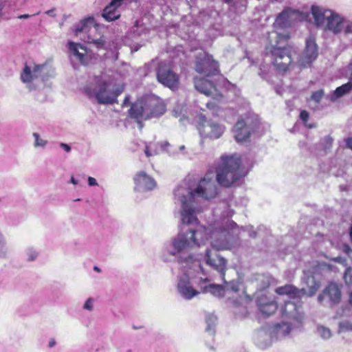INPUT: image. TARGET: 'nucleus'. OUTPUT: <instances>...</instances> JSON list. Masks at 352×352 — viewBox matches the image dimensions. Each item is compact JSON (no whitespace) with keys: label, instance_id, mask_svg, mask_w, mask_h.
I'll return each mask as SVG.
<instances>
[{"label":"nucleus","instance_id":"72a5a7b5","mask_svg":"<svg viewBox=\"0 0 352 352\" xmlns=\"http://www.w3.org/2000/svg\"><path fill=\"white\" fill-rule=\"evenodd\" d=\"M300 118L303 122V123L307 125V126L309 129L314 127L313 124H307V121L309 118V113L306 110H302L300 113Z\"/></svg>","mask_w":352,"mask_h":352},{"label":"nucleus","instance_id":"c756f323","mask_svg":"<svg viewBox=\"0 0 352 352\" xmlns=\"http://www.w3.org/2000/svg\"><path fill=\"white\" fill-rule=\"evenodd\" d=\"M296 311V305L291 301L285 302L284 307L282 308V314L286 316H292Z\"/></svg>","mask_w":352,"mask_h":352},{"label":"nucleus","instance_id":"473e14b6","mask_svg":"<svg viewBox=\"0 0 352 352\" xmlns=\"http://www.w3.org/2000/svg\"><path fill=\"white\" fill-rule=\"evenodd\" d=\"M283 327H286V330L285 331L284 334L285 335L288 334L290 332V331H291V326H290L289 324H288L287 322H280V323H276L274 325V329L277 332H278L280 329Z\"/></svg>","mask_w":352,"mask_h":352},{"label":"nucleus","instance_id":"9b49d317","mask_svg":"<svg viewBox=\"0 0 352 352\" xmlns=\"http://www.w3.org/2000/svg\"><path fill=\"white\" fill-rule=\"evenodd\" d=\"M148 114L146 118L149 120L159 118L166 111V104L164 100L158 96H152L146 98Z\"/></svg>","mask_w":352,"mask_h":352},{"label":"nucleus","instance_id":"423d86ee","mask_svg":"<svg viewBox=\"0 0 352 352\" xmlns=\"http://www.w3.org/2000/svg\"><path fill=\"white\" fill-rule=\"evenodd\" d=\"M195 70L207 77L219 74V64L213 56L208 52L199 53L195 58Z\"/></svg>","mask_w":352,"mask_h":352},{"label":"nucleus","instance_id":"bb28decb","mask_svg":"<svg viewBox=\"0 0 352 352\" xmlns=\"http://www.w3.org/2000/svg\"><path fill=\"white\" fill-rule=\"evenodd\" d=\"M352 90V81L349 80L346 83L337 87L331 94L330 100L336 102L338 98L345 96Z\"/></svg>","mask_w":352,"mask_h":352},{"label":"nucleus","instance_id":"4be33fe9","mask_svg":"<svg viewBox=\"0 0 352 352\" xmlns=\"http://www.w3.org/2000/svg\"><path fill=\"white\" fill-rule=\"evenodd\" d=\"M68 45L69 51L78 58L79 62L82 65H87L88 63L87 48L82 44L71 41L69 42Z\"/></svg>","mask_w":352,"mask_h":352},{"label":"nucleus","instance_id":"aec40b11","mask_svg":"<svg viewBox=\"0 0 352 352\" xmlns=\"http://www.w3.org/2000/svg\"><path fill=\"white\" fill-rule=\"evenodd\" d=\"M325 297H328L329 301L336 304L338 303L341 298V292L338 285L333 283H329L320 294L318 299L322 302Z\"/></svg>","mask_w":352,"mask_h":352},{"label":"nucleus","instance_id":"c85d7f7f","mask_svg":"<svg viewBox=\"0 0 352 352\" xmlns=\"http://www.w3.org/2000/svg\"><path fill=\"white\" fill-rule=\"evenodd\" d=\"M307 285L309 295H314L320 287V283L316 281L314 276L307 278Z\"/></svg>","mask_w":352,"mask_h":352},{"label":"nucleus","instance_id":"4468645a","mask_svg":"<svg viewBox=\"0 0 352 352\" xmlns=\"http://www.w3.org/2000/svg\"><path fill=\"white\" fill-rule=\"evenodd\" d=\"M199 131L204 138L218 139L224 132V127L211 120H204L199 125Z\"/></svg>","mask_w":352,"mask_h":352},{"label":"nucleus","instance_id":"b1692460","mask_svg":"<svg viewBox=\"0 0 352 352\" xmlns=\"http://www.w3.org/2000/svg\"><path fill=\"white\" fill-rule=\"evenodd\" d=\"M209 282H210V279H208V278H200L199 283H198V285L201 287V292L204 294L211 293L213 295H216V296L222 295V294L223 292V287L221 285L210 284L208 285L202 287V284L206 283H209Z\"/></svg>","mask_w":352,"mask_h":352},{"label":"nucleus","instance_id":"bf43d9fd","mask_svg":"<svg viewBox=\"0 0 352 352\" xmlns=\"http://www.w3.org/2000/svg\"><path fill=\"white\" fill-rule=\"evenodd\" d=\"M223 248H224L221 246V247H219V249L223 250Z\"/></svg>","mask_w":352,"mask_h":352},{"label":"nucleus","instance_id":"a19ab883","mask_svg":"<svg viewBox=\"0 0 352 352\" xmlns=\"http://www.w3.org/2000/svg\"><path fill=\"white\" fill-rule=\"evenodd\" d=\"M324 140L329 147L332 145L333 139L331 137L327 136L324 138Z\"/></svg>","mask_w":352,"mask_h":352},{"label":"nucleus","instance_id":"c9c22d12","mask_svg":"<svg viewBox=\"0 0 352 352\" xmlns=\"http://www.w3.org/2000/svg\"><path fill=\"white\" fill-rule=\"evenodd\" d=\"M87 42L96 44L98 47L102 46L104 43V41L102 38L96 39L91 37L90 34L87 35Z\"/></svg>","mask_w":352,"mask_h":352},{"label":"nucleus","instance_id":"39448f33","mask_svg":"<svg viewBox=\"0 0 352 352\" xmlns=\"http://www.w3.org/2000/svg\"><path fill=\"white\" fill-rule=\"evenodd\" d=\"M85 92L89 98H95L98 104H112L111 91L108 89L107 81L100 76L95 78V82L85 87Z\"/></svg>","mask_w":352,"mask_h":352},{"label":"nucleus","instance_id":"a211bd4d","mask_svg":"<svg viewBox=\"0 0 352 352\" xmlns=\"http://www.w3.org/2000/svg\"><path fill=\"white\" fill-rule=\"evenodd\" d=\"M45 67V64L34 65L32 69L30 66L25 64L20 76L21 81L25 83L32 82L41 76Z\"/></svg>","mask_w":352,"mask_h":352},{"label":"nucleus","instance_id":"f704fd0d","mask_svg":"<svg viewBox=\"0 0 352 352\" xmlns=\"http://www.w3.org/2000/svg\"><path fill=\"white\" fill-rule=\"evenodd\" d=\"M123 91L122 88H116L112 91H111V98L113 99L112 104L118 103V97L121 94Z\"/></svg>","mask_w":352,"mask_h":352},{"label":"nucleus","instance_id":"5fc2aeb1","mask_svg":"<svg viewBox=\"0 0 352 352\" xmlns=\"http://www.w3.org/2000/svg\"><path fill=\"white\" fill-rule=\"evenodd\" d=\"M349 302L352 305V292L349 295Z\"/></svg>","mask_w":352,"mask_h":352},{"label":"nucleus","instance_id":"9d476101","mask_svg":"<svg viewBox=\"0 0 352 352\" xmlns=\"http://www.w3.org/2000/svg\"><path fill=\"white\" fill-rule=\"evenodd\" d=\"M303 18L304 14L302 12L292 8H287L277 16L274 25L282 29L286 28L289 27L293 22L298 20L300 21Z\"/></svg>","mask_w":352,"mask_h":352},{"label":"nucleus","instance_id":"ddd939ff","mask_svg":"<svg viewBox=\"0 0 352 352\" xmlns=\"http://www.w3.org/2000/svg\"><path fill=\"white\" fill-rule=\"evenodd\" d=\"M148 114L146 98H140L131 104L129 109V116L131 118L135 120L137 123L142 126V121L148 120L146 118Z\"/></svg>","mask_w":352,"mask_h":352},{"label":"nucleus","instance_id":"13d9d810","mask_svg":"<svg viewBox=\"0 0 352 352\" xmlns=\"http://www.w3.org/2000/svg\"><path fill=\"white\" fill-rule=\"evenodd\" d=\"M71 182H72L73 184H76V180L74 179V177H72V178Z\"/></svg>","mask_w":352,"mask_h":352},{"label":"nucleus","instance_id":"dca6fc26","mask_svg":"<svg viewBox=\"0 0 352 352\" xmlns=\"http://www.w3.org/2000/svg\"><path fill=\"white\" fill-rule=\"evenodd\" d=\"M193 82L195 89L199 92L206 96H215L219 98H223V95L218 93L216 85L212 81L205 78L195 77Z\"/></svg>","mask_w":352,"mask_h":352},{"label":"nucleus","instance_id":"de8ad7c7","mask_svg":"<svg viewBox=\"0 0 352 352\" xmlns=\"http://www.w3.org/2000/svg\"><path fill=\"white\" fill-rule=\"evenodd\" d=\"M206 106L208 107V108L211 109H215V108L217 107V104L212 102H207Z\"/></svg>","mask_w":352,"mask_h":352},{"label":"nucleus","instance_id":"864d4df0","mask_svg":"<svg viewBox=\"0 0 352 352\" xmlns=\"http://www.w3.org/2000/svg\"><path fill=\"white\" fill-rule=\"evenodd\" d=\"M94 271H96L97 272H100V268L98 267H97V266H94Z\"/></svg>","mask_w":352,"mask_h":352},{"label":"nucleus","instance_id":"79ce46f5","mask_svg":"<svg viewBox=\"0 0 352 352\" xmlns=\"http://www.w3.org/2000/svg\"><path fill=\"white\" fill-rule=\"evenodd\" d=\"M345 34H352V23L349 24L344 29Z\"/></svg>","mask_w":352,"mask_h":352},{"label":"nucleus","instance_id":"4c0bfd02","mask_svg":"<svg viewBox=\"0 0 352 352\" xmlns=\"http://www.w3.org/2000/svg\"><path fill=\"white\" fill-rule=\"evenodd\" d=\"M33 135L35 138V146H44L46 144L47 142L41 139L38 133H34Z\"/></svg>","mask_w":352,"mask_h":352},{"label":"nucleus","instance_id":"6ab92c4d","mask_svg":"<svg viewBox=\"0 0 352 352\" xmlns=\"http://www.w3.org/2000/svg\"><path fill=\"white\" fill-rule=\"evenodd\" d=\"M206 263L212 267L215 270L219 272L221 275V278L224 283H226L225 280L226 270L227 261L223 257L216 255L214 258H212L210 256V250H207L205 254Z\"/></svg>","mask_w":352,"mask_h":352},{"label":"nucleus","instance_id":"8fccbe9b","mask_svg":"<svg viewBox=\"0 0 352 352\" xmlns=\"http://www.w3.org/2000/svg\"><path fill=\"white\" fill-rule=\"evenodd\" d=\"M334 261H337V262H339V263H342V261H345L344 259H343L341 257H337L334 259Z\"/></svg>","mask_w":352,"mask_h":352},{"label":"nucleus","instance_id":"0eeeda50","mask_svg":"<svg viewBox=\"0 0 352 352\" xmlns=\"http://www.w3.org/2000/svg\"><path fill=\"white\" fill-rule=\"evenodd\" d=\"M257 125V118L251 113L241 116L234 126V138L238 142L247 141Z\"/></svg>","mask_w":352,"mask_h":352},{"label":"nucleus","instance_id":"a878e982","mask_svg":"<svg viewBox=\"0 0 352 352\" xmlns=\"http://www.w3.org/2000/svg\"><path fill=\"white\" fill-rule=\"evenodd\" d=\"M95 20L92 16L85 18L80 21V23L76 25L74 30L76 35L81 32L89 33L94 26Z\"/></svg>","mask_w":352,"mask_h":352},{"label":"nucleus","instance_id":"2f4dec72","mask_svg":"<svg viewBox=\"0 0 352 352\" xmlns=\"http://www.w3.org/2000/svg\"><path fill=\"white\" fill-rule=\"evenodd\" d=\"M258 280L261 282L260 287L262 289H265L269 287L270 285V278L265 275H261L258 278Z\"/></svg>","mask_w":352,"mask_h":352},{"label":"nucleus","instance_id":"f8f14e48","mask_svg":"<svg viewBox=\"0 0 352 352\" xmlns=\"http://www.w3.org/2000/svg\"><path fill=\"white\" fill-rule=\"evenodd\" d=\"M318 45L313 36H309L306 40V45L302 52L299 62L304 67L310 66L313 61L318 57Z\"/></svg>","mask_w":352,"mask_h":352},{"label":"nucleus","instance_id":"ea45409f","mask_svg":"<svg viewBox=\"0 0 352 352\" xmlns=\"http://www.w3.org/2000/svg\"><path fill=\"white\" fill-rule=\"evenodd\" d=\"M88 183H89V185L91 186L97 185V182H96V179L92 177H88Z\"/></svg>","mask_w":352,"mask_h":352},{"label":"nucleus","instance_id":"5701e85b","mask_svg":"<svg viewBox=\"0 0 352 352\" xmlns=\"http://www.w3.org/2000/svg\"><path fill=\"white\" fill-rule=\"evenodd\" d=\"M177 289L179 293L187 299H191L199 294V292L193 289L190 285L188 277H182L179 279L177 284Z\"/></svg>","mask_w":352,"mask_h":352},{"label":"nucleus","instance_id":"7ed1b4c3","mask_svg":"<svg viewBox=\"0 0 352 352\" xmlns=\"http://www.w3.org/2000/svg\"><path fill=\"white\" fill-rule=\"evenodd\" d=\"M209 238V230L204 226H199L195 230H190L186 233H179L173 240V245L175 249L181 251L204 244Z\"/></svg>","mask_w":352,"mask_h":352},{"label":"nucleus","instance_id":"1a4fd4ad","mask_svg":"<svg viewBox=\"0 0 352 352\" xmlns=\"http://www.w3.org/2000/svg\"><path fill=\"white\" fill-rule=\"evenodd\" d=\"M157 81L170 89H177L179 85V76L173 70L171 65L166 62H161L156 69Z\"/></svg>","mask_w":352,"mask_h":352},{"label":"nucleus","instance_id":"58836bf2","mask_svg":"<svg viewBox=\"0 0 352 352\" xmlns=\"http://www.w3.org/2000/svg\"><path fill=\"white\" fill-rule=\"evenodd\" d=\"M92 301H91V298H89L85 303L84 305V308L85 309H89V310H91L92 309Z\"/></svg>","mask_w":352,"mask_h":352},{"label":"nucleus","instance_id":"f257e3e1","mask_svg":"<svg viewBox=\"0 0 352 352\" xmlns=\"http://www.w3.org/2000/svg\"><path fill=\"white\" fill-rule=\"evenodd\" d=\"M290 38L289 33L280 34L276 31L268 33L266 54L275 70L280 74L287 72L294 63L292 47L287 44Z\"/></svg>","mask_w":352,"mask_h":352},{"label":"nucleus","instance_id":"a18cd8bd","mask_svg":"<svg viewBox=\"0 0 352 352\" xmlns=\"http://www.w3.org/2000/svg\"><path fill=\"white\" fill-rule=\"evenodd\" d=\"M346 144L347 146L352 150V137L348 138L346 140Z\"/></svg>","mask_w":352,"mask_h":352},{"label":"nucleus","instance_id":"c03bdc74","mask_svg":"<svg viewBox=\"0 0 352 352\" xmlns=\"http://www.w3.org/2000/svg\"><path fill=\"white\" fill-rule=\"evenodd\" d=\"M144 153L147 157H149L153 155L152 153L151 152V151L149 149L148 146H146Z\"/></svg>","mask_w":352,"mask_h":352},{"label":"nucleus","instance_id":"4d7b16f0","mask_svg":"<svg viewBox=\"0 0 352 352\" xmlns=\"http://www.w3.org/2000/svg\"><path fill=\"white\" fill-rule=\"evenodd\" d=\"M233 0H224V1L226 3H230L232 2Z\"/></svg>","mask_w":352,"mask_h":352},{"label":"nucleus","instance_id":"2eb2a0df","mask_svg":"<svg viewBox=\"0 0 352 352\" xmlns=\"http://www.w3.org/2000/svg\"><path fill=\"white\" fill-rule=\"evenodd\" d=\"M258 310L265 316L274 314L278 309V303L272 296L261 294L256 300Z\"/></svg>","mask_w":352,"mask_h":352},{"label":"nucleus","instance_id":"6e6552de","mask_svg":"<svg viewBox=\"0 0 352 352\" xmlns=\"http://www.w3.org/2000/svg\"><path fill=\"white\" fill-rule=\"evenodd\" d=\"M192 197H201L206 200L215 198L219 194V189L214 182L212 180L211 172L208 171L201 178L197 186L190 192Z\"/></svg>","mask_w":352,"mask_h":352},{"label":"nucleus","instance_id":"3c124183","mask_svg":"<svg viewBox=\"0 0 352 352\" xmlns=\"http://www.w3.org/2000/svg\"><path fill=\"white\" fill-rule=\"evenodd\" d=\"M55 343H56V342H55V340H54V339H53V340H50V342H49V346H50V347H52V346H54V344H55Z\"/></svg>","mask_w":352,"mask_h":352},{"label":"nucleus","instance_id":"7c9ffc66","mask_svg":"<svg viewBox=\"0 0 352 352\" xmlns=\"http://www.w3.org/2000/svg\"><path fill=\"white\" fill-rule=\"evenodd\" d=\"M324 95V92L323 89L315 91L311 94L310 98L307 99V101L310 100H313L316 104H319L321 102Z\"/></svg>","mask_w":352,"mask_h":352},{"label":"nucleus","instance_id":"f03ea898","mask_svg":"<svg viewBox=\"0 0 352 352\" xmlns=\"http://www.w3.org/2000/svg\"><path fill=\"white\" fill-rule=\"evenodd\" d=\"M215 173L217 183L224 188L233 186L245 176L241 159L236 154L221 156Z\"/></svg>","mask_w":352,"mask_h":352},{"label":"nucleus","instance_id":"412c9836","mask_svg":"<svg viewBox=\"0 0 352 352\" xmlns=\"http://www.w3.org/2000/svg\"><path fill=\"white\" fill-rule=\"evenodd\" d=\"M122 6L120 3L116 0L111 1L104 8L102 12V16L107 21H112L118 19L120 14L118 11V8Z\"/></svg>","mask_w":352,"mask_h":352},{"label":"nucleus","instance_id":"20e7f679","mask_svg":"<svg viewBox=\"0 0 352 352\" xmlns=\"http://www.w3.org/2000/svg\"><path fill=\"white\" fill-rule=\"evenodd\" d=\"M311 13L317 26L326 25V29L334 34L341 32L343 19L338 14L316 6L311 7Z\"/></svg>","mask_w":352,"mask_h":352},{"label":"nucleus","instance_id":"37998d69","mask_svg":"<svg viewBox=\"0 0 352 352\" xmlns=\"http://www.w3.org/2000/svg\"><path fill=\"white\" fill-rule=\"evenodd\" d=\"M60 147H62L66 152H69L71 151V147L65 143H60Z\"/></svg>","mask_w":352,"mask_h":352},{"label":"nucleus","instance_id":"09e8293b","mask_svg":"<svg viewBox=\"0 0 352 352\" xmlns=\"http://www.w3.org/2000/svg\"><path fill=\"white\" fill-rule=\"evenodd\" d=\"M129 99H130L129 96H126L124 98V101H123V102H122V107H124V106L128 105V103L129 102Z\"/></svg>","mask_w":352,"mask_h":352},{"label":"nucleus","instance_id":"603ef678","mask_svg":"<svg viewBox=\"0 0 352 352\" xmlns=\"http://www.w3.org/2000/svg\"><path fill=\"white\" fill-rule=\"evenodd\" d=\"M30 16L28 14H23V15H21L19 16V19H27Z\"/></svg>","mask_w":352,"mask_h":352},{"label":"nucleus","instance_id":"f3484780","mask_svg":"<svg viewBox=\"0 0 352 352\" xmlns=\"http://www.w3.org/2000/svg\"><path fill=\"white\" fill-rule=\"evenodd\" d=\"M135 188L138 190H151L155 188L156 182L144 171L138 172L133 177Z\"/></svg>","mask_w":352,"mask_h":352},{"label":"nucleus","instance_id":"cd10ccee","mask_svg":"<svg viewBox=\"0 0 352 352\" xmlns=\"http://www.w3.org/2000/svg\"><path fill=\"white\" fill-rule=\"evenodd\" d=\"M275 292L278 295H287L291 298H295L299 295L298 289L292 285L278 287L276 289Z\"/></svg>","mask_w":352,"mask_h":352},{"label":"nucleus","instance_id":"e433bc0d","mask_svg":"<svg viewBox=\"0 0 352 352\" xmlns=\"http://www.w3.org/2000/svg\"><path fill=\"white\" fill-rule=\"evenodd\" d=\"M319 332L322 338L324 339L329 338L331 336V333L329 329L322 327L319 329Z\"/></svg>","mask_w":352,"mask_h":352},{"label":"nucleus","instance_id":"6e6d98bb","mask_svg":"<svg viewBox=\"0 0 352 352\" xmlns=\"http://www.w3.org/2000/svg\"><path fill=\"white\" fill-rule=\"evenodd\" d=\"M194 262L197 263V265H199V267L202 270V267L201 266V263H200L199 261L195 260Z\"/></svg>","mask_w":352,"mask_h":352},{"label":"nucleus","instance_id":"49530a36","mask_svg":"<svg viewBox=\"0 0 352 352\" xmlns=\"http://www.w3.org/2000/svg\"><path fill=\"white\" fill-rule=\"evenodd\" d=\"M344 280H345L346 284L352 283V277H350V280H348V273H347V271L344 273Z\"/></svg>","mask_w":352,"mask_h":352},{"label":"nucleus","instance_id":"393cba45","mask_svg":"<svg viewBox=\"0 0 352 352\" xmlns=\"http://www.w3.org/2000/svg\"><path fill=\"white\" fill-rule=\"evenodd\" d=\"M182 222L183 224H193L198 222L197 217L195 215L194 208L190 207L188 204H184L182 207Z\"/></svg>","mask_w":352,"mask_h":352}]
</instances>
